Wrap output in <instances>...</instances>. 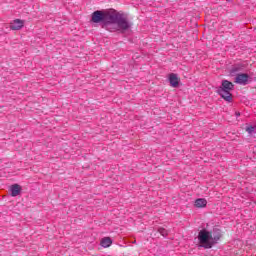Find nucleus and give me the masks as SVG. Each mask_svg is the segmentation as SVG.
Listing matches in <instances>:
<instances>
[{"mask_svg": "<svg viewBox=\"0 0 256 256\" xmlns=\"http://www.w3.org/2000/svg\"><path fill=\"white\" fill-rule=\"evenodd\" d=\"M105 25H109L110 29H114L115 31H127L130 25L125 18L121 14L104 12V22Z\"/></svg>", "mask_w": 256, "mask_h": 256, "instance_id": "obj_1", "label": "nucleus"}, {"mask_svg": "<svg viewBox=\"0 0 256 256\" xmlns=\"http://www.w3.org/2000/svg\"><path fill=\"white\" fill-rule=\"evenodd\" d=\"M199 247L204 249H211L213 247V232H209L206 229L201 230L198 233Z\"/></svg>", "mask_w": 256, "mask_h": 256, "instance_id": "obj_2", "label": "nucleus"}, {"mask_svg": "<svg viewBox=\"0 0 256 256\" xmlns=\"http://www.w3.org/2000/svg\"><path fill=\"white\" fill-rule=\"evenodd\" d=\"M105 19V12L97 10L92 13V23H103Z\"/></svg>", "mask_w": 256, "mask_h": 256, "instance_id": "obj_3", "label": "nucleus"}, {"mask_svg": "<svg viewBox=\"0 0 256 256\" xmlns=\"http://www.w3.org/2000/svg\"><path fill=\"white\" fill-rule=\"evenodd\" d=\"M234 83H237L238 85H247V83H249V74H237Z\"/></svg>", "mask_w": 256, "mask_h": 256, "instance_id": "obj_4", "label": "nucleus"}, {"mask_svg": "<svg viewBox=\"0 0 256 256\" xmlns=\"http://www.w3.org/2000/svg\"><path fill=\"white\" fill-rule=\"evenodd\" d=\"M217 93L224 99L225 101L231 102L233 100V95L231 94V90H223L218 88Z\"/></svg>", "mask_w": 256, "mask_h": 256, "instance_id": "obj_5", "label": "nucleus"}, {"mask_svg": "<svg viewBox=\"0 0 256 256\" xmlns=\"http://www.w3.org/2000/svg\"><path fill=\"white\" fill-rule=\"evenodd\" d=\"M24 25L25 21L21 19H15L10 23V29H12V31H19V29H23Z\"/></svg>", "mask_w": 256, "mask_h": 256, "instance_id": "obj_6", "label": "nucleus"}, {"mask_svg": "<svg viewBox=\"0 0 256 256\" xmlns=\"http://www.w3.org/2000/svg\"><path fill=\"white\" fill-rule=\"evenodd\" d=\"M235 85L232 82H229V80H223L222 86L219 89H223L225 91H233Z\"/></svg>", "mask_w": 256, "mask_h": 256, "instance_id": "obj_7", "label": "nucleus"}, {"mask_svg": "<svg viewBox=\"0 0 256 256\" xmlns=\"http://www.w3.org/2000/svg\"><path fill=\"white\" fill-rule=\"evenodd\" d=\"M10 191L12 197H17L21 193V186L19 184H14L10 186Z\"/></svg>", "mask_w": 256, "mask_h": 256, "instance_id": "obj_8", "label": "nucleus"}, {"mask_svg": "<svg viewBox=\"0 0 256 256\" xmlns=\"http://www.w3.org/2000/svg\"><path fill=\"white\" fill-rule=\"evenodd\" d=\"M171 87H178L179 86V78L176 74H170L169 77Z\"/></svg>", "mask_w": 256, "mask_h": 256, "instance_id": "obj_9", "label": "nucleus"}, {"mask_svg": "<svg viewBox=\"0 0 256 256\" xmlns=\"http://www.w3.org/2000/svg\"><path fill=\"white\" fill-rule=\"evenodd\" d=\"M195 207H197L198 209H201L203 207H207V200H205L204 198H199L195 201Z\"/></svg>", "mask_w": 256, "mask_h": 256, "instance_id": "obj_10", "label": "nucleus"}, {"mask_svg": "<svg viewBox=\"0 0 256 256\" xmlns=\"http://www.w3.org/2000/svg\"><path fill=\"white\" fill-rule=\"evenodd\" d=\"M112 244L113 241H111V238L109 237H104L100 242V245H102L104 248L111 247Z\"/></svg>", "mask_w": 256, "mask_h": 256, "instance_id": "obj_11", "label": "nucleus"}, {"mask_svg": "<svg viewBox=\"0 0 256 256\" xmlns=\"http://www.w3.org/2000/svg\"><path fill=\"white\" fill-rule=\"evenodd\" d=\"M158 233H160V235H162V237H167V235H169V232L165 228H159Z\"/></svg>", "mask_w": 256, "mask_h": 256, "instance_id": "obj_12", "label": "nucleus"}, {"mask_svg": "<svg viewBox=\"0 0 256 256\" xmlns=\"http://www.w3.org/2000/svg\"><path fill=\"white\" fill-rule=\"evenodd\" d=\"M246 131H247V133H249V135H251V133H253L255 131V127L247 126L246 127Z\"/></svg>", "mask_w": 256, "mask_h": 256, "instance_id": "obj_13", "label": "nucleus"}, {"mask_svg": "<svg viewBox=\"0 0 256 256\" xmlns=\"http://www.w3.org/2000/svg\"><path fill=\"white\" fill-rule=\"evenodd\" d=\"M236 115H237V117H239V115H241V113H239V112H236Z\"/></svg>", "mask_w": 256, "mask_h": 256, "instance_id": "obj_14", "label": "nucleus"}]
</instances>
